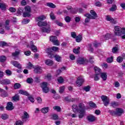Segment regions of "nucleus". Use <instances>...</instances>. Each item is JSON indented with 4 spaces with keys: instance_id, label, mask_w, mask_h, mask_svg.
<instances>
[{
    "instance_id": "nucleus-1",
    "label": "nucleus",
    "mask_w": 125,
    "mask_h": 125,
    "mask_svg": "<svg viewBox=\"0 0 125 125\" xmlns=\"http://www.w3.org/2000/svg\"><path fill=\"white\" fill-rule=\"evenodd\" d=\"M3 78V72L0 70V83L1 84H10V80L8 79L1 80Z\"/></svg>"
},
{
    "instance_id": "nucleus-2",
    "label": "nucleus",
    "mask_w": 125,
    "mask_h": 125,
    "mask_svg": "<svg viewBox=\"0 0 125 125\" xmlns=\"http://www.w3.org/2000/svg\"><path fill=\"white\" fill-rule=\"evenodd\" d=\"M47 83L46 82H43L41 84V87L44 93H48V92H49V88L47 87Z\"/></svg>"
},
{
    "instance_id": "nucleus-3",
    "label": "nucleus",
    "mask_w": 125,
    "mask_h": 125,
    "mask_svg": "<svg viewBox=\"0 0 125 125\" xmlns=\"http://www.w3.org/2000/svg\"><path fill=\"white\" fill-rule=\"evenodd\" d=\"M88 60L85 59L83 58H79L77 60V63L78 65L87 64Z\"/></svg>"
},
{
    "instance_id": "nucleus-4",
    "label": "nucleus",
    "mask_w": 125,
    "mask_h": 125,
    "mask_svg": "<svg viewBox=\"0 0 125 125\" xmlns=\"http://www.w3.org/2000/svg\"><path fill=\"white\" fill-rule=\"evenodd\" d=\"M30 118V115L26 111H24L22 116L21 117V121L23 122H27V120Z\"/></svg>"
},
{
    "instance_id": "nucleus-5",
    "label": "nucleus",
    "mask_w": 125,
    "mask_h": 125,
    "mask_svg": "<svg viewBox=\"0 0 125 125\" xmlns=\"http://www.w3.org/2000/svg\"><path fill=\"white\" fill-rule=\"evenodd\" d=\"M101 99L103 102L104 106H107L108 105H109V104L110 103V100H109V99H108V97L103 95L101 96Z\"/></svg>"
},
{
    "instance_id": "nucleus-6",
    "label": "nucleus",
    "mask_w": 125,
    "mask_h": 125,
    "mask_svg": "<svg viewBox=\"0 0 125 125\" xmlns=\"http://www.w3.org/2000/svg\"><path fill=\"white\" fill-rule=\"evenodd\" d=\"M50 41L52 42L54 45L58 46L59 45V42L57 39V37L56 36H51L50 37Z\"/></svg>"
},
{
    "instance_id": "nucleus-7",
    "label": "nucleus",
    "mask_w": 125,
    "mask_h": 125,
    "mask_svg": "<svg viewBox=\"0 0 125 125\" xmlns=\"http://www.w3.org/2000/svg\"><path fill=\"white\" fill-rule=\"evenodd\" d=\"M114 33L116 36H122V29L119 26L114 27Z\"/></svg>"
},
{
    "instance_id": "nucleus-8",
    "label": "nucleus",
    "mask_w": 125,
    "mask_h": 125,
    "mask_svg": "<svg viewBox=\"0 0 125 125\" xmlns=\"http://www.w3.org/2000/svg\"><path fill=\"white\" fill-rule=\"evenodd\" d=\"M83 82H84L83 78L82 76L79 77L76 81L77 86H81L83 83Z\"/></svg>"
},
{
    "instance_id": "nucleus-9",
    "label": "nucleus",
    "mask_w": 125,
    "mask_h": 125,
    "mask_svg": "<svg viewBox=\"0 0 125 125\" xmlns=\"http://www.w3.org/2000/svg\"><path fill=\"white\" fill-rule=\"evenodd\" d=\"M14 109L13 104L11 102H9L7 104V106H6V109L7 111H11Z\"/></svg>"
},
{
    "instance_id": "nucleus-10",
    "label": "nucleus",
    "mask_w": 125,
    "mask_h": 125,
    "mask_svg": "<svg viewBox=\"0 0 125 125\" xmlns=\"http://www.w3.org/2000/svg\"><path fill=\"white\" fill-rule=\"evenodd\" d=\"M106 20H107V21H109V22L113 24L117 23V21L114 20V19H113V18H112L110 15L106 16Z\"/></svg>"
},
{
    "instance_id": "nucleus-11",
    "label": "nucleus",
    "mask_w": 125,
    "mask_h": 125,
    "mask_svg": "<svg viewBox=\"0 0 125 125\" xmlns=\"http://www.w3.org/2000/svg\"><path fill=\"white\" fill-rule=\"evenodd\" d=\"M11 64L13 65L16 68H18V69H21L22 66H21V64L17 62V61H12L11 62Z\"/></svg>"
},
{
    "instance_id": "nucleus-12",
    "label": "nucleus",
    "mask_w": 125,
    "mask_h": 125,
    "mask_svg": "<svg viewBox=\"0 0 125 125\" xmlns=\"http://www.w3.org/2000/svg\"><path fill=\"white\" fill-rule=\"evenodd\" d=\"M41 31L42 33H47V34H49L51 31L50 26L48 25L47 27H42L41 28Z\"/></svg>"
},
{
    "instance_id": "nucleus-13",
    "label": "nucleus",
    "mask_w": 125,
    "mask_h": 125,
    "mask_svg": "<svg viewBox=\"0 0 125 125\" xmlns=\"http://www.w3.org/2000/svg\"><path fill=\"white\" fill-rule=\"evenodd\" d=\"M78 112L79 113L78 116L79 119H83V118L85 116V110H79Z\"/></svg>"
},
{
    "instance_id": "nucleus-14",
    "label": "nucleus",
    "mask_w": 125,
    "mask_h": 125,
    "mask_svg": "<svg viewBox=\"0 0 125 125\" xmlns=\"http://www.w3.org/2000/svg\"><path fill=\"white\" fill-rule=\"evenodd\" d=\"M90 12L91 14V15H90L91 19L93 20V19H95L96 18H97V14H96L95 11L91 10Z\"/></svg>"
},
{
    "instance_id": "nucleus-15",
    "label": "nucleus",
    "mask_w": 125,
    "mask_h": 125,
    "mask_svg": "<svg viewBox=\"0 0 125 125\" xmlns=\"http://www.w3.org/2000/svg\"><path fill=\"white\" fill-rule=\"evenodd\" d=\"M85 17H86L85 19V23H89V21H90V19H91V17H90V14H85L84 15Z\"/></svg>"
},
{
    "instance_id": "nucleus-16",
    "label": "nucleus",
    "mask_w": 125,
    "mask_h": 125,
    "mask_svg": "<svg viewBox=\"0 0 125 125\" xmlns=\"http://www.w3.org/2000/svg\"><path fill=\"white\" fill-rule=\"evenodd\" d=\"M116 116H122V114L124 113V110L122 108H116Z\"/></svg>"
},
{
    "instance_id": "nucleus-17",
    "label": "nucleus",
    "mask_w": 125,
    "mask_h": 125,
    "mask_svg": "<svg viewBox=\"0 0 125 125\" xmlns=\"http://www.w3.org/2000/svg\"><path fill=\"white\" fill-rule=\"evenodd\" d=\"M34 72L36 74H41L42 73V67H37L34 69Z\"/></svg>"
},
{
    "instance_id": "nucleus-18",
    "label": "nucleus",
    "mask_w": 125,
    "mask_h": 125,
    "mask_svg": "<svg viewBox=\"0 0 125 125\" xmlns=\"http://www.w3.org/2000/svg\"><path fill=\"white\" fill-rule=\"evenodd\" d=\"M38 25L39 27H45V26H47V22H46V21H39L38 22Z\"/></svg>"
},
{
    "instance_id": "nucleus-19",
    "label": "nucleus",
    "mask_w": 125,
    "mask_h": 125,
    "mask_svg": "<svg viewBox=\"0 0 125 125\" xmlns=\"http://www.w3.org/2000/svg\"><path fill=\"white\" fill-rule=\"evenodd\" d=\"M67 10H70V12L73 14H76L77 13V9H73L71 6L66 7Z\"/></svg>"
},
{
    "instance_id": "nucleus-20",
    "label": "nucleus",
    "mask_w": 125,
    "mask_h": 125,
    "mask_svg": "<svg viewBox=\"0 0 125 125\" xmlns=\"http://www.w3.org/2000/svg\"><path fill=\"white\" fill-rule=\"evenodd\" d=\"M87 120L89 122H94L95 121V117L92 115H90L87 117Z\"/></svg>"
},
{
    "instance_id": "nucleus-21",
    "label": "nucleus",
    "mask_w": 125,
    "mask_h": 125,
    "mask_svg": "<svg viewBox=\"0 0 125 125\" xmlns=\"http://www.w3.org/2000/svg\"><path fill=\"white\" fill-rule=\"evenodd\" d=\"M101 77L104 81H106L107 80V73L106 72H102L101 74Z\"/></svg>"
},
{
    "instance_id": "nucleus-22",
    "label": "nucleus",
    "mask_w": 125,
    "mask_h": 125,
    "mask_svg": "<svg viewBox=\"0 0 125 125\" xmlns=\"http://www.w3.org/2000/svg\"><path fill=\"white\" fill-rule=\"evenodd\" d=\"M45 63L47 66H52L53 65V61L50 59L46 60L45 61Z\"/></svg>"
},
{
    "instance_id": "nucleus-23",
    "label": "nucleus",
    "mask_w": 125,
    "mask_h": 125,
    "mask_svg": "<svg viewBox=\"0 0 125 125\" xmlns=\"http://www.w3.org/2000/svg\"><path fill=\"white\" fill-rule=\"evenodd\" d=\"M49 111V107H43L41 109V112L43 114H46L47 113H48Z\"/></svg>"
},
{
    "instance_id": "nucleus-24",
    "label": "nucleus",
    "mask_w": 125,
    "mask_h": 125,
    "mask_svg": "<svg viewBox=\"0 0 125 125\" xmlns=\"http://www.w3.org/2000/svg\"><path fill=\"white\" fill-rule=\"evenodd\" d=\"M94 69L96 75H100L102 73L101 72V69L97 66L95 67Z\"/></svg>"
},
{
    "instance_id": "nucleus-25",
    "label": "nucleus",
    "mask_w": 125,
    "mask_h": 125,
    "mask_svg": "<svg viewBox=\"0 0 125 125\" xmlns=\"http://www.w3.org/2000/svg\"><path fill=\"white\" fill-rule=\"evenodd\" d=\"M72 107V110L74 113H76V112H79V111H80V109H79V107H78L77 105L73 104Z\"/></svg>"
},
{
    "instance_id": "nucleus-26",
    "label": "nucleus",
    "mask_w": 125,
    "mask_h": 125,
    "mask_svg": "<svg viewBox=\"0 0 125 125\" xmlns=\"http://www.w3.org/2000/svg\"><path fill=\"white\" fill-rule=\"evenodd\" d=\"M111 37L109 34H106L105 36H103L102 37V39H103V41H106L107 40H109Z\"/></svg>"
},
{
    "instance_id": "nucleus-27",
    "label": "nucleus",
    "mask_w": 125,
    "mask_h": 125,
    "mask_svg": "<svg viewBox=\"0 0 125 125\" xmlns=\"http://www.w3.org/2000/svg\"><path fill=\"white\" fill-rule=\"evenodd\" d=\"M75 39L77 42H82V40H83V37H82L81 35H79L76 36Z\"/></svg>"
},
{
    "instance_id": "nucleus-28",
    "label": "nucleus",
    "mask_w": 125,
    "mask_h": 125,
    "mask_svg": "<svg viewBox=\"0 0 125 125\" xmlns=\"http://www.w3.org/2000/svg\"><path fill=\"white\" fill-rule=\"evenodd\" d=\"M19 92L21 94H22V95H26V96H28V95H29V93L23 90H20Z\"/></svg>"
},
{
    "instance_id": "nucleus-29",
    "label": "nucleus",
    "mask_w": 125,
    "mask_h": 125,
    "mask_svg": "<svg viewBox=\"0 0 125 125\" xmlns=\"http://www.w3.org/2000/svg\"><path fill=\"white\" fill-rule=\"evenodd\" d=\"M20 53V50H17L14 53H13L12 55V56L16 58L18 56V55H19Z\"/></svg>"
},
{
    "instance_id": "nucleus-30",
    "label": "nucleus",
    "mask_w": 125,
    "mask_h": 125,
    "mask_svg": "<svg viewBox=\"0 0 125 125\" xmlns=\"http://www.w3.org/2000/svg\"><path fill=\"white\" fill-rule=\"evenodd\" d=\"M0 8L2 10H5L6 9V4L4 3H0Z\"/></svg>"
},
{
    "instance_id": "nucleus-31",
    "label": "nucleus",
    "mask_w": 125,
    "mask_h": 125,
    "mask_svg": "<svg viewBox=\"0 0 125 125\" xmlns=\"http://www.w3.org/2000/svg\"><path fill=\"white\" fill-rule=\"evenodd\" d=\"M117 10V5L116 4H113L112 7L109 9V11H116Z\"/></svg>"
},
{
    "instance_id": "nucleus-32",
    "label": "nucleus",
    "mask_w": 125,
    "mask_h": 125,
    "mask_svg": "<svg viewBox=\"0 0 125 125\" xmlns=\"http://www.w3.org/2000/svg\"><path fill=\"white\" fill-rule=\"evenodd\" d=\"M46 17L44 16H41L40 17H38L36 18L37 21H43V20H44L45 19Z\"/></svg>"
},
{
    "instance_id": "nucleus-33",
    "label": "nucleus",
    "mask_w": 125,
    "mask_h": 125,
    "mask_svg": "<svg viewBox=\"0 0 125 125\" xmlns=\"http://www.w3.org/2000/svg\"><path fill=\"white\" fill-rule=\"evenodd\" d=\"M47 5L51 8H55L56 7V5H55V4H53V3L52 2L47 3Z\"/></svg>"
},
{
    "instance_id": "nucleus-34",
    "label": "nucleus",
    "mask_w": 125,
    "mask_h": 125,
    "mask_svg": "<svg viewBox=\"0 0 125 125\" xmlns=\"http://www.w3.org/2000/svg\"><path fill=\"white\" fill-rule=\"evenodd\" d=\"M21 87V84L19 83H15L14 85V89H18Z\"/></svg>"
},
{
    "instance_id": "nucleus-35",
    "label": "nucleus",
    "mask_w": 125,
    "mask_h": 125,
    "mask_svg": "<svg viewBox=\"0 0 125 125\" xmlns=\"http://www.w3.org/2000/svg\"><path fill=\"white\" fill-rule=\"evenodd\" d=\"M112 52L113 53H118L119 52V48L118 47H114L112 48Z\"/></svg>"
},
{
    "instance_id": "nucleus-36",
    "label": "nucleus",
    "mask_w": 125,
    "mask_h": 125,
    "mask_svg": "<svg viewBox=\"0 0 125 125\" xmlns=\"http://www.w3.org/2000/svg\"><path fill=\"white\" fill-rule=\"evenodd\" d=\"M79 107L80 108L79 110H85V106L83 103H80L79 105Z\"/></svg>"
},
{
    "instance_id": "nucleus-37",
    "label": "nucleus",
    "mask_w": 125,
    "mask_h": 125,
    "mask_svg": "<svg viewBox=\"0 0 125 125\" xmlns=\"http://www.w3.org/2000/svg\"><path fill=\"white\" fill-rule=\"evenodd\" d=\"M108 113L111 115V116H117L116 111L113 110H109Z\"/></svg>"
},
{
    "instance_id": "nucleus-38",
    "label": "nucleus",
    "mask_w": 125,
    "mask_h": 125,
    "mask_svg": "<svg viewBox=\"0 0 125 125\" xmlns=\"http://www.w3.org/2000/svg\"><path fill=\"white\" fill-rule=\"evenodd\" d=\"M1 119L2 120H7L8 119V115L5 113L1 115Z\"/></svg>"
},
{
    "instance_id": "nucleus-39",
    "label": "nucleus",
    "mask_w": 125,
    "mask_h": 125,
    "mask_svg": "<svg viewBox=\"0 0 125 125\" xmlns=\"http://www.w3.org/2000/svg\"><path fill=\"white\" fill-rule=\"evenodd\" d=\"M89 105L90 107H92V108H97V106L96 105V104H94L92 102H90L89 103Z\"/></svg>"
},
{
    "instance_id": "nucleus-40",
    "label": "nucleus",
    "mask_w": 125,
    "mask_h": 125,
    "mask_svg": "<svg viewBox=\"0 0 125 125\" xmlns=\"http://www.w3.org/2000/svg\"><path fill=\"white\" fill-rule=\"evenodd\" d=\"M54 58H55V60H56V61H58V62H61V57H60V56L56 54L55 55Z\"/></svg>"
},
{
    "instance_id": "nucleus-41",
    "label": "nucleus",
    "mask_w": 125,
    "mask_h": 125,
    "mask_svg": "<svg viewBox=\"0 0 125 125\" xmlns=\"http://www.w3.org/2000/svg\"><path fill=\"white\" fill-rule=\"evenodd\" d=\"M2 93L1 94V97H7V96H8V94L7 93L6 91H5V90H4V91H2Z\"/></svg>"
},
{
    "instance_id": "nucleus-42",
    "label": "nucleus",
    "mask_w": 125,
    "mask_h": 125,
    "mask_svg": "<svg viewBox=\"0 0 125 125\" xmlns=\"http://www.w3.org/2000/svg\"><path fill=\"white\" fill-rule=\"evenodd\" d=\"M12 100L13 101H19V95H16L12 97Z\"/></svg>"
},
{
    "instance_id": "nucleus-43",
    "label": "nucleus",
    "mask_w": 125,
    "mask_h": 125,
    "mask_svg": "<svg viewBox=\"0 0 125 125\" xmlns=\"http://www.w3.org/2000/svg\"><path fill=\"white\" fill-rule=\"evenodd\" d=\"M5 61H6V57L5 56H1L0 57V62H5Z\"/></svg>"
},
{
    "instance_id": "nucleus-44",
    "label": "nucleus",
    "mask_w": 125,
    "mask_h": 125,
    "mask_svg": "<svg viewBox=\"0 0 125 125\" xmlns=\"http://www.w3.org/2000/svg\"><path fill=\"white\" fill-rule=\"evenodd\" d=\"M30 16H31V14L28 12H24L23 13V17H25V18H26V17H30Z\"/></svg>"
},
{
    "instance_id": "nucleus-45",
    "label": "nucleus",
    "mask_w": 125,
    "mask_h": 125,
    "mask_svg": "<svg viewBox=\"0 0 125 125\" xmlns=\"http://www.w3.org/2000/svg\"><path fill=\"white\" fill-rule=\"evenodd\" d=\"M88 50H89V51H90L91 52H93V48H92V44H88Z\"/></svg>"
},
{
    "instance_id": "nucleus-46",
    "label": "nucleus",
    "mask_w": 125,
    "mask_h": 125,
    "mask_svg": "<svg viewBox=\"0 0 125 125\" xmlns=\"http://www.w3.org/2000/svg\"><path fill=\"white\" fill-rule=\"evenodd\" d=\"M54 110H55L57 112H61V108L59 106H55L53 107Z\"/></svg>"
},
{
    "instance_id": "nucleus-47",
    "label": "nucleus",
    "mask_w": 125,
    "mask_h": 125,
    "mask_svg": "<svg viewBox=\"0 0 125 125\" xmlns=\"http://www.w3.org/2000/svg\"><path fill=\"white\" fill-rule=\"evenodd\" d=\"M83 90L86 91V92H88V91H90V87L89 85L86 86L83 88Z\"/></svg>"
},
{
    "instance_id": "nucleus-48",
    "label": "nucleus",
    "mask_w": 125,
    "mask_h": 125,
    "mask_svg": "<svg viewBox=\"0 0 125 125\" xmlns=\"http://www.w3.org/2000/svg\"><path fill=\"white\" fill-rule=\"evenodd\" d=\"M111 107H113V108H115V107H117L118 106V103L112 102L110 104Z\"/></svg>"
},
{
    "instance_id": "nucleus-49",
    "label": "nucleus",
    "mask_w": 125,
    "mask_h": 125,
    "mask_svg": "<svg viewBox=\"0 0 125 125\" xmlns=\"http://www.w3.org/2000/svg\"><path fill=\"white\" fill-rule=\"evenodd\" d=\"M57 81L59 83H63L64 82V79L62 78V77L58 78Z\"/></svg>"
},
{
    "instance_id": "nucleus-50",
    "label": "nucleus",
    "mask_w": 125,
    "mask_h": 125,
    "mask_svg": "<svg viewBox=\"0 0 125 125\" xmlns=\"http://www.w3.org/2000/svg\"><path fill=\"white\" fill-rule=\"evenodd\" d=\"M80 49H81V47H80L77 49H74L73 52L75 53V54H78V53H80Z\"/></svg>"
},
{
    "instance_id": "nucleus-51",
    "label": "nucleus",
    "mask_w": 125,
    "mask_h": 125,
    "mask_svg": "<svg viewBox=\"0 0 125 125\" xmlns=\"http://www.w3.org/2000/svg\"><path fill=\"white\" fill-rule=\"evenodd\" d=\"M24 10L27 12L30 13L31 12V7L30 6H26L24 8Z\"/></svg>"
},
{
    "instance_id": "nucleus-52",
    "label": "nucleus",
    "mask_w": 125,
    "mask_h": 125,
    "mask_svg": "<svg viewBox=\"0 0 125 125\" xmlns=\"http://www.w3.org/2000/svg\"><path fill=\"white\" fill-rule=\"evenodd\" d=\"M65 100H66V101H67L68 102H74V101H75V99H70L69 97H66L65 98Z\"/></svg>"
},
{
    "instance_id": "nucleus-53",
    "label": "nucleus",
    "mask_w": 125,
    "mask_h": 125,
    "mask_svg": "<svg viewBox=\"0 0 125 125\" xmlns=\"http://www.w3.org/2000/svg\"><path fill=\"white\" fill-rule=\"evenodd\" d=\"M34 82V80L32 79V78H28L26 80V83H32Z\"/></svg>"
},
{
    "instance_id": "nucleus-54",
    "label": "nucleus",
    "mask_w": 125,
    "mask_h": 125,
    "mask_svg": "<svg viewBox=\"0 0 125 125\" xmlns=\"http://www.w3.org/2000/svg\"><path fill=\"white\" fill-rule=\"evenodd\" d=\"M124 60V58L123 57L119 56L117 59V61L119 63H122V62Z\"/></svg>"
},
{
    "instance_id": "nucleus-55",
    "label": "nucleus",
    "mask_w": 125,
    "mask_h": 125,
    "mask_svg": "<svg viewBox=\"0 0 125 125\" xmlns=\"http://www.w3.org/2000/svg\"><path fill=\"white\" fill-rule=\"evenodd\" d=\"M50 17L52 20H55V15H54V13L53 12H51L50 14Z\"/></svg>"
},
{
    "instance_id": "nucleus-56",
    "label": "nucleus",
    "mask_w": 125,
    "mask_h": 125,
    "mask_svg": "<svg viewBox=\"0 0 125 125\" xmlns=\"http://www.w3.org/2000/svg\"><path fill=\"white\" fill-rule=\"evenodd\" d=\"M64 20L65 22L69 23V22H71V18L69 16H66L65 17Z\"/></svg>"
},
{
    "instance_id": "nucleus-57",
    "label": "nucleus",
    "mask_w": 125,
    "mask_h": 125,
    "mask_svg": "<svg viewBox=\"0 0 125 125\" xmlns=\"http://www.w3.org/2000/svg\"><path fill=\"white\" fill-rule=\"evenodd\" d=\"M31 48L32 51H34V52H36L37 50V47L36 46H35V45H33V44L31 45Z\"/></svg>"
},
{
    "instance_id": "nucleus-58",
    "label": "nucleus",
    "mask_w": 125,
    "mask_h": 125,
    "mask_svg": "<svg viewBox=\"0 0 125 125\" xmlns=\"http://www.w3.org/2000/svg\"><path fill=\"white\" fill-rule=\"evenodd\" d=\"M23 124H24V122H23V121H18L15 123L16 125H23Z\"/></svg>"
},
{
    "instance_id": "nucleus-59",
    "label": "nucleus",
    "mask_w": 125,
    "mask_h": 125,
    "mask_svg": "<svg viewBox=\"0 0 125 125\" xmlns=\"http://www.w3.org/2000/svg\"><path fill=\"white\" fill-rule=\"evenodd\" d=\"M52 119L53 120H58L59 119V117H58V115H57V114H54L52 115Z\"/></svg>"
},
{
    "instance_id": "nucleus-60",
    "label": "nucleus",
    "mask_w": 125,
    "mask_h": 125,
    "mask_svg": "<svg viewBox=\"0 0 125 125\" xmlns=\"http://www.w3.org/2000/svg\"><path fill=\"white\" fill-rule=\"evenodd\" d=\"M71 36L73 39H76V38H77V34L75 32H71Z\"/></svg>"
},
{
    "instance_id": "nucleus-61",
    "label": "nucleus",
    "mask_w": 125,
    "mask_h": 125,
    "mask_svg": "<svg viewBox=\"0 0 125 125\" xmlns=\"http://www.w3.org/2000/svg\"><path fill=\"white\" fill-rule=\"evenodd\" d=\"M29 22H30V20L24 19L22 21V24H23V25L28 24V23H29Z\"/></svg>"
},
{
    "instance_id": "nucleus-62",
    "label": "nucleus",
    "mask_w": 125,
    "mask_h": 125,
    "mask_svg": "<svg viewBox=\"0 0 125 125\" xmlns=\"http://www.w3.org/2000/svg\"><path fill=\"white\" fill-rule=\"evenodd\" d=\"M17 13L18 15H21L23 13V9L19 8L18 9Z\"/></svg>"
},
{
    "instance_id": "nucleus-63",
    "label": "nucleus",
    "mask_w": 125,
    "mask_h": 125,
    "mask_svg": "<svg viewBox=\"0 0 125 125\" xmlns=\"http://www.w3.org/2000/svg\"><path fill=\"white\" fill-rule=\"evenodd\" d=\"M7 45V43L4 42H2L0 43V46H2V47H3V46H6Z\"/></svg>"
},
{
    "instance_id": "nucleus-64",
    "label": "nucleus",
    "mask_w": 125,
    "mask_h": 125,
    "mask_svg": "<svg viewBox=\"0 0 125 125\" xmlns=\"http://www.w3.org/2000/svg\"><path fill=\"white\" fill-rule=\"evenodd\" d=\"M113 57L108 58H107L106 62L107 63H112V62H113Z\"/></svg>"
}]
</instances>
